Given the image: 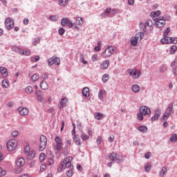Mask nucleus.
<instances>
[{
  "label": "nucleus",
  "mask_w": 177,
  "mask_h": 177,
  "mask_svg": "<svg viewBox=\"0 0 177 177\" xmlns=\"http://www.w3.org/2000/svg\"><path fill=\"white\" fill-rule=\"evenodd\" d=\"M151 114V111L147 106H142L139 109V113L137 115V118L139 121H143L144 115H150Z\"/></svg>",
  "instance_id": "nucleus-1"
},
{
  "label": "nucleus",
  "mask_w": 177,
  "mask_h": 177,
  "mask_svg": "<svg viewBox=\"0 0 177 177\" xmlns=\"http://www.w3.org/2000/svg\"><path fill=\"white\" fill-rule=\"evenodd\" d=\"M145 37V34L143 32H138L134 37L131 39V46H136L138 42L142 41V39Z\"/></svg>",
  "instance_id": "nucleus-2"
},
{
  "label": "nucleus",
  "mask_w": 177,
  "mask_h": 177,
  "mask_svg": "<svg viewBox=\"0 0 177 177\" xmlns=\"http://www.w3.org/2000/svg\"><path fill=\"white\" fill-rule=\"evenodd\" d=\"M73 161V156H69L64 159L59 167L60 171L66 169V168H70L71 167V162Z\"/></svg>",
  "instance_id": "nucleus-3"
},
{
  "label": "nucleus",
  "mask_w": 177,
  "mask_h": 177,
  "mask_svg": "<svg viewBox=\"0 0 177 177\" xmlns=\"http://www.w3.org/2000/svg\"><path fill=\"white\" fill-rule=\"evenodd\" d=\"M6 146L8 151H15L17 149V140L11 139L7 142Z\"/></svg>",
  "instance_id": "nucleus-4"
},
{
  "label": "nucleus",
  "mask_w": 177,
  "mask_h": 177,
  "mask_svg": "<svg viewBox=\"0 0 177 177\" xmlns=\"http://www.w3.org/2000/svg\"><path fill=\"white\" fill-rule=\"evenodd\" d=\"M140 27L144 26L143 31L144 32H149V31H153V21L149 19L144 24L143 23H140Z\"/></svg>",
  "instance_id": "nucleus-5"
},
{
  "label": "nucleus",
  "mask_w": 177,
  "mask_h": 177,
  "mask_svg": "<svg viewBox=\"0 0 177 177\" xmlns=\"http://www.w3.org/2000/svg\"><path fill=\"white\" fill-rule=\"evenodd\" d=\"M113 53H114V47L109 46L108 48H106L104 51L101 53V56L104 59H106V57H110V56H111Z\"/></svg>",
  "instance_id": "nucleus-6"
},
{
  "label": "nucleus",
  "mask_w": 177,
  "mask_h": 177,
  "mask_svg": "<svg viewBox=\"0 0 177 177\" xmlns=\"http://www.w3.org/2000/svg\"><path fill=\"white\" fill-rule=\"evenodd\" d=\"M55 142L56 145L53 147L54 150L60 151V150H62V146H63V140H62L59 136H56L55 138Z\"/></svg>",
  "instance_id": "nucleus-7"
},
{
  "label": "nucleus",
  "mask_w": 177,
  "mask_h": 177,
  "mask_svg": "<svg viewBox=\"0 0 177 177\" xmlns=\"http://www.w3.org/2000/svg\"><path fill=\"white\" fill-rule=\"evenodd\" d=\"M161 44H177V37H169L167 36H164V38H162L160 40Z\"/></svg>",
  "instance_id": "nucleus-8"
},
{
  "label": "nucleus",
  "mask_w": 177,
  "mask_h": 177,
  "mask_svg": "<svg viewBox=\"0 0 177 177\" xmlns=\"http://www.w3.org/2000/svg\"><path fill=\"white\" fill-rule=\"evenodd\" d=\"M46 143H48V140L46 139V137L44 135H41L40 136V145L39 149L40 151H44L45 149L46 148Z\"/></svg>",
  "instance_id": "nucleus-9"
},
{
  "label": "nucleus",
  "mask_w": 177,
  "mask_h": 177,
  "mask_svg": "<svg viewBox=\"0 0 177 177\" xmlns=\"http://www.w3.org/2000/svg\"><path fill=\"white\" fill-rule=\"evenodd\" d=\"M172 110H174V104H169L167 111L162 116V120L165 121L167 118H169V115L172 114Z\"/></svg>",
  "instance_id": "nucleus-10"
},
{
  "label": "nucleus",
  "mask_w": 177,
  "mask_h": 177,
  "mask_svg": "<svg viewBox=\"0 0 177 177\" xmlns=\"http://www.w3.org/2000/svg\"><path fill=\"white\" fill-rule=\"evenodd\" d=\"M109 158L110 160H111V161H115L116 162H121L124 160L122 156L118 155L114 152L111 153V155L109 156Z\"/></svg>",
  "instance_id": "nucleus-11"
},
{
  "label": "nucleus",
  "mask_w": 177,
  "mask_h": 177,
  "mask_svg": "<svg viewBox=\"0 0 177 177\" xmlns=\"http://www.w3.org/2000/svg\"><path fill=\"white\" fill-rule=\"evenodd\" d=\"M5 26L7 30H12L15 27V22L13 19L10 17H8L5 20Z\"/></svg>",
  "instance_id": "nucleus-12"
},
{
  "label": "nucleus",
  "mask_w": 177,
  "mask_h": 177,
  "mask_svg": "<svg viewBox=\"0 0 177 177\" xmlns=\"http://www.w3.org/2000/svg\"><path fill=\"white\" fill-rule=\"evenodd\" d=\"M53 64H55V66H59L60 64V58L57 57H53L51 58H49L48 61V65L53 66Z\"/></svg>",
  "instance_id": "nucleus-13"
},
{
  "label": "nucleus",
  "mask_w": 177,
  "mask_h": 177,
  "mask_svg": "<svg viewBox=\"0 0 177 177\" xmlns=\"http://www.w3.org/2000/svg\"><path fill=\"white\" fill-rule=\"evenodd\" d=\"M153 21H155L156 26L158 28H161V27H164L165 26V20L163 18H156L153 17Z\"/></svg>",
  "instance_id": "nucleus-14"
},
{
  "label": "nucleus",
  "mask_w": 177,
  "mask_h": 177,
  "mask_svg": "<svg viewBox=\"0 0 177 177\" xmlns=\"http://www.w3.org/2000/svg\"><path fill=\"white\" fill-rule=\"evenodd\" d=\"M127 73L134 79L138 78L140 76V71H138L136 68L129 69Z\"/></svg>",
  "instance_id": "nucleus-15"
},
{
  "label": "nucleus",
  "mask_w": 177,
  "mask_h": 177,
  "mask_svg": "<svg viewBox=\"0 0 177 177\" xmlns=\"http://www.w3.org/2000/svg\"><path fill=\"white\" fill-rule=\"evenodd\" d=\"M61 24L64 27V26L68 25L69 28H71V27H73V26H74V24H73V22L71 21H70V19H68V18H63L61 20Z\"/></svg>",
  "instance_id": "nucleus-16"
},
{
  "label": "nucleus",
  "mask_w": 177,
  "mask_h": 177,
  "mask_svg": "<svg viewBox=\"0 0 177 177\" xmlns=\"http://www.w3.org/2000/svg\"><path fill=\"white\" fill-rule=\"evenodd\" d=\"M25 165H26V160L23 157L18 158L15 162V165L18 168H21V167H23Z\"/></svg>",
  "instance_id": "nucleus-17"
},
{
  "label": "nucleus",
  "mask_w": 177,
  "mask_h": 177,
  "mask_svg": "<svg viewBox=\"0 0 177 177\" xmlns=\"http://www.w3.org/2000/svg\"><path fill=\"white\" fill-rule=\"evenodd\" d=\"M20 115H27L28 114V109L24 107H19L18 109Z\"/></svg>",
  "instance_id": "nucleus-18"
},
{
  "label": "nucleus",
  "mask_w": 177,
  "mask_h": 177,
  "mask_svg": "<svg viewBox=\"0 0 177 177\" xmlns=\"http://www.w3.org/2000/svg\"><path fill=\"white\" fill-rule=\"evenodd\" d=\"M66 104H67V97H62L60 103L58 104V107L59 109H64L66 107Z\"/></svg>",
  "instance_id": "nucleus-19"
},
{
  "label": "nucleus",
  "mask_w": 177,
  "mask_h": 177,
  "mask_svg": "<svg viewBox=\"0 0 177 177\" xmlns=\"http://www.w3.org/2000/svg\"><path fill=\"white\" fill-rule=\"evenodd\" d=\"M160 115H161V110L157 109L155 112L154 116L151 118V121H156V120H158V118H160Z\"/></svg>",
  "instance_id": "nucleus-20"
},
{
  "label": "nucleus",
  "mask_w": 177,
  "mask_h": 177,
  "mask_svg": "<svg viewBox=\"0 0 177 177\" xmlns=\"http://www.w3.org/2000/svg\"><path fill=\"white\" fill-rule=\"evenodd\" d=\"M0 73L3 78L8 77V69L3 66L0 67Z\"/></svg>",
  "instance_id": "nucleus-21"
},
{
  "label": "nucleus",
  "mask_w": 177,
  "mask_h": 177,
  "mask_svg": "<svg viewBox=\"0 0 177 177\" xmlns=\"http://www.w3.org/2000/svg\"><path fill=\"white\" fill-rule=\"evenodd\" d=\"M109 64H110V61L105 60L104 62L102 63L100 68L101 70H106L109 67Z\"/></svg>",
  "instance_id": "nucleus-22"
},
{
  "label": "nucleus",
  "mask_w": 177,
  "mask_h": 177,
  "mask_svg": "<svg viewBox=\"0 0 177 177\" xmlns=\"http://www.w3.org/2000/svg\"><path fill=\"white\" fill-rule=\"evenodd\" d=\"M27 158L28 160H34L35 158V151L32 150L28 152Z\"/></svg>",
  "instance_id": "nucleus-23"
},
{
  "label": "nucleus",
  "mask_w": 177,
  "mask_h": 177,
  "mask_svg": "<svg viewBox=\"0 0 177 177\" xmlns=\"http://www.w3.org/2000/svg\"><path fill=\"white\" fill-rule=\"evenodd\" d=\"M89 88L88 87H84L83 89H82V95L83 96H85V97H89Z\"/></svg>",
  "instance_id": "nucleus-24"
},
{
  "label": "nucleus",
  "mask_w": 177,
  "mask_h": 177,
  "mask_svg": "<svg viewBox=\"0 0 177 177\" xmlns=\"http://www.w3.org/2000/svg\"><path fill=\"white\" fill-rule=\"evenodd\" d=\"M94 117L95 120H103V118H104V115H103L102 113L96 112L94 114Z\"/></svg>",
  "instance_id": "nucleus-25"
},
{
  "label": "nucleus",
  "mask_w": 177,
  "mask_h": 177,
  "mask_svg": "<svg viewBox=\"0 0 177 177\" xmlns=\"http://www.w3.org/2000/svg\"><path fill=\"white\" fill-rule=\"evenodd\" d=\"M131 91L134 93H138V92H139V91H140V86H139V85H138V84H134L131 87Z\"/></svg>",
  "instance_id": "nucleus-26"
},
{
  "label": "nucleus",
  "mask_w": 177,
  "mask_h": 177,
  "mask_svg": "<svg viewBox=\"0 0 177 177\" xmlns=\"http://www.w3.org/2000/svg\"><path fill=\"white\" fill-rule=\"evenodd\" d=\"M48 83L45 81H41V83H40V88L41 89H43L44 91H46V89H48Z\"/></svg>",
  "instance_id": "nucleus-27"
},
{
  "label": "nucleus",
  "mask_w": 177,
  "mask_h": 177,
  "mask_svg": "<svg viewBox=\"0 0 177 177\" xmlns=\"http://www.w3.org/2000/svg\"><path fill=\"white\" fill-rule=\"evenodd\" d=\"M150 15H151V17H153V19H154V17H155V19H157V17H158V16H160V15H161V12L160 10H158L156 12L152 11Z\"/></svg>",
  "instance_id": "nucleus-28"
},
{
  "label": "nucleus",
  "mask_w": 177,
  "mask_h": 177,
  "mask_svg": "<svg viewBox=\"0 0 177 177\" xmlns=\"http://www.w3.org/2000/svg\"><path fill=\"white\" fill-rule=\"evenodd\" d=\"M39 80V75L37 73L34 74L30 79L31 82H37Z\"/></svg>",
  "instance_id": "nucleus-29"
},
{
  "label": "nucleus",
  "mask_w": 177,
  "mask_h": 177,
  "mask_svg": "<svg viewBox=\"0 0 177 177\" xmlns=\"http://www.w3.org/2000/svg\"><path fill=\"white\" fill-rule=\"evenodd\" d=\"M171 67L174 70V75H176V73H177V61L176 60H174V62L172 63Z\"/></svg>",
  "instance_id": "nucleus-30"
},
{
  "label": "nucleus",
  "mask_w": 177,
  "mask_h": 177,
  "mask_svg": "<svg viewBox=\"0 0 177 177\" xmlns=\"http://www.w3.org/2000/svg\"><path fill=\"white\" fill-rule=\"evenodd\" d=\"M12 50H13V52H16L17 53H19V55H21L22 50L19 47H17L16 46H12Z\"/></svg>",
  "instance_id": "nucleus-31"
},
{
  "label": "nucleus",
  "mask_w": 177,
  "mask_h": 177,
  "mask_svg": "<svg viewBox=\"0 0 177 177\" xmlns=\"http://www.w3.org/2000/svg\"><path fill=\"white\" fill-rule=\"evenodd\" d=\"M104 95H107V91H106L105 90L100 91L99 94H98L99 99H100V100H102V99H103V96Z\"/></svg>",
  "instance_id": "nucleus-32"
},
{
  "label": "nucleus",
  "mask_w": 177,
  "mask_h": 177,
  "mask_svg": "<svg viewBox=\"0 0 177 177\" xmlns=\"http://www.w3.org/2000/svg\"><path fill=\"white\" fill-rule=\"evenodd\" d=\"M76 24L77 26H82L84 24V20L81 17H78L76 19Z\"/></svg>",
  "instance_id": "nucleus-33"
},
{
  "label": "nucleus",
  "mask_w": 177,
  "mask_h": 177,
  "mask_svg": "<svg viewBox=\"0 0 177 177\" xmlns=\"http://www.w3.org/2000/svg\"><path fill=\"white\" fill-rule=\"evenodd\" d=\"M2 88H9V80H3Z\"/></svg>",
  "instance_id": "nucleus-34"
},
{
  "label": "nucleus",
  "mask_w": 177,
  "mask_h": 177,
  "mask_svg": "<svg viewBox=\"0 0 177 177\" xmlns=\"http://www.w3.org/2000/svg\"><path fill=\"white\" fill-rule=\"evenodd\" d=\"M25 92L27 95H30V93H32L33 92L32 88L30 86H27L25 88Z\"/></svg>",
  "instance_id": "nucleus-35"
},
{
  "label": "nucleus",
  "mask_w": 177,
  "mask_h": 177,
  "mask_svg": "<svg viewBox=\"0 0 177 177\" xmlns=\"http://www.w3.org/2000/svg\"><path fill=\"white\" fill-rule=\"evenodd\" d=\"M138 130L140 131V132L145 133V132H147V127L146 126H141L138 128Z\"/></svg>",
  "instance_id": "nucleus-36"
},
{
  "label": "nucleus",
  "mask_w": 177,
  "mask_h": 177,
  "mask_svg": "<svg viewBox=\"0 0 177 177\" xmlns=\"http://www.w3.org/2000/svg\"><path fill=\"white\" fill-rule=\"evenodd\" d=\"M60 6H66L68 3V0H58Z\"/></svg>",
  "instance_id": "nucleus-37"
},
{
  "label": "nucleus",
  "mask_w": 177,
  "mask_h": 177,
  "mask_svg": "<svg viewBox=\"0 0 177 177\" xmlns=\"http://www.w3.org/2000/svg\"><path fill=\"white\" fill-rule=\"evenodd\" d=\"M45 158H46V155L44 153H41L39 155V161L40 162H44L45 161Z\"/></svg>",
  "instance_id": "nucleus-38"
},
{
  "label": "nucleus",
  "mask_w": 177,
  "mask_h": 177,
  "mask_svg": "<svg viewBox=\"0 0 177 177\" xmlns=\"http://www.w3.org/2000/svg\"><path fill=\"white\" fill-rule=\"evenodd\" d=\"M176 50H177V47H176V46H172L170 48V51H169L170 55H174V54H175V52H176Z\"/></svg>",
  "instance_id": "nucleus-39"
},
{
  "label": "nucleus",
  "mask_w": 177,
  "mask_h": 177,
  "mask_svg": "<svg viewBox=\"0 0 177 177\" xmlns=\"http://www.w3.org/2000/svg\"><path fill=\"white\" fill-rule=\"evenodd\" d=\"M167 171H168V169H167L166 167H163L162 168V170L160 172V176H164V175H165V174H167Z\"/></svg>",
  "instance_id": "nucleus-40"
},
{
  "label": "nucleus",
  "mask_w": 177,
  "mask_h": 177,
  "mask_svg": "<svg viewBox=\"0 0 177 177\" xmlns=\"http://www.w3.org/2000/svg\"><path fill=\"white\" fill-rule=\"evenodd\" d=\"M151 169V163H147L145 166V170L146 172H149Z\"/></svg>",
  "instance_id": "nucleus-41"
},
{
  "label": "nucleus",
  "mask_w": 177,
  "mask_h": 177,
  "mask_svg": "<svg viewBox=\"0 0 177 177\" xmlns=\"http://www.w3.org/2000/svg\"><path fill=\"white\" fill-rule=\"evenodd\" d=\"M21 55H24V56H30V55H31V53L28 50H21Z\"/></svg>",
  "instance_id": "nucleus-42"
},
{
  "label": "nucleus",
  "mask_w": 177,
  "mask_h": 177,
  "mask_svg": "<svg viewBox=\"0 0 177 177\" xmlns=\"http://www.w3.org/2000/svg\"><path fill=\"white\" fill-rule=\"evenodd\" d=\"M30 60L33 63H37V62H38L39 60V55H36L35 57H30Z\"/></svg>",
  "instance_id": "nucleus-43"
},
{
  "label": "nucleus",
  "mask_w": 177,
  "mask_h": 177,
  "mask_svg": "<svg viewBox=\"0 0 177 177\" xmlns=\"http://www.w3.org/2000/svg\"><path fill=\"white\" fill-rule=\"evenodd\" d=\"M111 9L110 8H106L104 10V13L102 14L103 17H107V16H109V15H110V12H111Z\"/></svg>",
  "instance_id": "nucleus-44"
},
{
  "label": "nucleus",
  "mask_w": 177,
  "mask_h": 177,
  "mask_svg": "<svg viewBox=\"0 0 177 177\" xmlns=\"http://www.w3.org/2000/svg\"><path fill=\"white\" fill-rule=\"evenodd\" d=\"M73 140L76 145H81V142L80 141L79 138H77L76 136H73Z\"/></svg>",
  "instance_id": "nucleus-45"
},
{
  "label": "nucleus",
  "mask_w": 177,
  "mask_h": 177,
  "mask_svg": "<svg viewBox=\"0 0 177 177\" xmlns=\"http://www.w3.org/2000/svg\"><path fill=\"white\" fill-rule=\"evenodd\" d=\"M103 82H107L109 81V74H104L102 76Z\"/></svg>",
  "instance_id": "nucleus-46"
},
{
  "label": "nucleus",
  "mask_w": 177,
  "mask_h": 177,
  "mask_svg": "<svg viewBox=\"0 0 177 177\" xmlns=\"http://www.w3.org/2000/svg\"><path fill=\"white\" fill-rule=\"evenodd\" d=\"M177 140V134H173L170 138V142H176Z\"/></svg>",
  "instance_id": "nucleus-47"
},
{
  "label": "nucleus",
  "mask_w": 177,
  "mask_h": 177,
  "mask_svg": "<svg viewBox=\"0 0 177 177\" xmlns=\"http://www.w3.org/2000/svg\"><path fill=\"white\" fill-rule=\"evenodd\" d=\"M80 136L84 141L89 140V136H86V134L82 133Z\"/></svg>",
  "instance_id": "nucleus-48"
},
{
  "label": "nucleus",
  "mask_w": 177,
  "mask_h": 177,
  "mask_svg": "<svg viewBox=\"0 0 177 177\" xmlns=\"http://www.w3.org/2000/svg\"><path fill=\"white\" fill-rule=\"evenodd\" d=\"M0 174L2 175V176H5V175L7 174V171L5 169H2V167H0Z\"/></svg>",
  "instance_id": "nucleus-49"
},
{
  "label": "nucleus",
  "mask_w": 177,
  "mask_h": 177,
  "mask_svg": "<svg viewBox=\"0 0 177 177\" xmlns=\"http://www.w3.org/2000/svg\"><path fill=\"white\" fill-rule=\"evenodd\" d=\"M39 42H41V39H39V37H37L33 41V45L37 46V44H39Z\"/></svg>",
  "instance_id": "nucleus-50"
},
{
  "label": "nucleus",
  "mask_w": 177,
  "mask_h": 177,
  "mask_svg": "<svg viewBox=\"0 0 177 177\" xmlns=\"http://www.w3.org/2000/svg\"><path fill=\"white\" fill-rule=\"evenodd\" d=\"M24 153H30L31 151H30V145H26L24 149Z\"/></svg>",
  "instance_id": "nucleus-51"
},
{
  "label": "nucleus",
  "mask_w": 177,
  "mask_h": 177,
  "mask_svg": "<svg viewBox=\"0 0 177 177\" xmlns=\"http://www.w3.org/2000/svg\"><path fill=\"white\" fill-rule=\"evenodd\" d=\"M53 164H55V160H53V158H48L47 162V165H52Z\"/></svg>",
  "instance_id": "nucleus-52"
},
{
  "label": "nucleus",
  "mask_w": 177,
  "mask_h": 177,
  "mask_svg": "<svg viewBox=\"0 0 177 177\" xmlns=\"http://www.w3.org/2000/svg\"><path fill=\"white\" fill-rule=\"evenodd\" d=\"M49 19H50V20H52V21H57L58 17L56 15H52V16L49 17Z\"/></svg>",
  "instance_id": "nucleus-53"
},
{
  "label": "nucleus",
  "mask_w": 177,
  "mask_h": 177,
  "mask_svg": "<svg viewBox=\"0 0 177 177\" xmlns=\"http://www.w3.org/2000/svg\"><path fill=\"white\" fill-rule=\"evenodd\" d=\"M169 31H171V28H167L164 32V37H168V34H169Z\"/></svg>",
  "instance_id": "nucleus-54"
},
{
  "label": "nucleus",
  "mask_w": 177,
  "mask_h": 177,
  "mask_svg": "<svg viewBox=\"0 0 177 177\" xmlns=\"http://www.w3.org/2000/svg\"><path fill=\"white\" fill-rule=\"evenodd\" d=\"M12 138H17L18 135H19V132L17 131H14L12 132L11 133Z\"/></svg>",
  "instance_id": "nucleus-55"
},
{
  "label": "nucleus",
  "mask_w": 177,
  "mask_h": 177,
  "mask_svg": "<svg viewBox=\"0 0 177 177\" xmlns=\"http://www.w3.org/2000/svg\"><path fill=\"white\" fill-rule=\"evenodd\" d=\"M97 60V55L94 54L93 55L92 57H91V61L92 62H96Z\"/></svg>",
  "instance_id": "nucleus-56"
},
{
  "label": "nucleus",
  "mask_w": 177,
  "mask_h": 177,
  "mask_svg": "<svg viewBox=\"0 0 177 177\" xmlns=\"http://www.w3.org/2000/svg\"><path fill=\"white\" fill-rule=\"evenodd\" d=\"M64 32H66V30H64V28H60L59 30V35H63V34H64Z\"/></svg>",
  "instance_id": "nucleus-57"
},
{
  "label": "nucleus",
  "mask_w": 177,
  "mask_h": 177,
  "mask_svg": "<svg viewBox=\"0 0 177 177\" xmlns=\"http://www.w3.org/2000/svg\"><path fill=\"white\" fill-rule=\"evenodd\" d=\"M166 71H167V66H162L160 68V73H165Z\"/></svg>",
  "instance_id": "nucleus-58"
},
{
  "label": "nucleus",
  "mask_w": 177,
  "mask_h": 177,
  "mask_svg": "<svg viewBox=\"0 0 177 177\" xmlns=\"http://www.w3.org/2000/svg\"><path fill=\"white\" fill-rule=\"evenodd\" d=\"M37 95V100L39 102H42V97L41 96V95H39V91H37L36 92Z\"/></svg>",
  "instance_id": "nucleus-59"
},
{
  "label": "nucleus",
  "mask_w": 177,
  "mask_h": 177,
  "mask_svg": "<svg viewBox=\"0 0 177 177\" xmlns=\"http://www.w3.org/2000/svg\"><path fill=\"white\" fill-rule=\"evenodd\" d=\"M66 176H68V177L73 176V171L68 170L67 172H66Z\"/></svg>",
  "instance_id": "nucleus-60"
},
{
  "label": "nucleus",
  "mask_w": 177,
  "mask_h": 177,
  "mask_svg": "<svg viewBox=\"0 0 177 177\" xmlns=\"http://www.w3.org/2000/svg\"><path fill=\"white\" fill-rule=\"evenodd\" d=\"M96 143L97 145H100L102 143V136H98L96 140Z\"/></svg>",
  "instance_id": "nucleus-61"
},
{
  "label": "nucleus",
  "mask_w": 177,
  "mask_h": 177,
  "mask_svg": "<svg viewBox=\"0 0 177 177\" xmlns=\"http://www.w3.org/2000/svg\"><path fill=\"white\" fill-rule=\"evenodd\" d=\"M45 169H46V165H41V167H40V171L41 172H44V171H45Z\"/></svg>",
  "instance_id": "nucleus-62"
},
{
  "label": "nucleus",
  "mask_w": 177,
  "mask_h": 177,
  "mask_svg": "<svg viewBox=\"0 0 177 177\" xmlns=\"http://www.w3.org/2000/svg\"><path fill=\"white\" fill-rule=\"evenodd\" d=\"M114 141V136H111L109 138H108V142H109V143H111V142Z\"/></svg>",
  "instance_id": "nucleus-63"
},
{
  "label": "nucleus",
  "mask_w": 177,
  "mask_h": 177,
  "mask_svg": "<svg viewBox=\"0 0 177 177\" xmlns=\"http://www.w3.org/2000/svg\"><path fill=\"white\" fill-rule=\"evenodd\" d=\"M66 146L68 147H70V146H71V140H66Z\"/></svg>",
  "instance_id": "nucleus-64"
}]
</instances>
